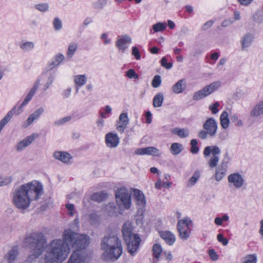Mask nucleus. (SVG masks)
Wrapping results in <instances>:
<instances>
[{
	"instance_id": "f257e3e1",
	"label": "nucleus",
	"mask_w": 263,
	"mask_h": 263,
	"mask_svg": "<svg viewBox=\"0 0 263 263\" xmlns=\"http://www.w3.org/2000/svg\"><path fill=\"white\" fill-rule=\"evenodd\" d=\"M43 194L41 183L29 182L15 189L13 202L17 208L24 210L29 207L32 201L37 200Z\"/></svg>"
},
{
	"instance_id": "f03ea898",
	"label": "nucleus",
	"mask_w": 263,
	"mask_h": 263,
	"mask_svg": "<svg viewBox=\"0 0 263 263\" xmlns=\"http://www.w3.org/2000/svg\"><path fill=\"white\" fill-rule=\"evenodd\" d=\"M24 244L33 251V254L29 256L24 263H41L38 257L47 246V239L44 234L41 232L31 233L24 238Z\"/></svg>"
},
{
	"instance_id": "7ed1b4c3",
	"label": "nucleus",
	"mask_w": 263,
	"mask_h": 263,
	"mask_svg": "<svg viewBox=\"0 0 263 263\" xmlns=\"http://www.w3.org/2000/svg\"><path fill=\"white\" fill-rule=\"evenodd\" d=\"M67 242L64 238V231L62 239L51 241L45 258L46 263H61L65 260L70 252Z\"/></svg>"
},
{
	"instance_id": "20e7f679",
	"label": "nucleus",
	"mask_w": 263,
	"mask_h": 263,
	"mask_svg": "<svg viewBox=\"0 0 263 263\" xmlns=\"http://www.w3.org/2000/svg\"><path fill=\"white\" fill-rule=\"evenodd\" d=\"M100 246L103 251L102 258L106 261H116L123 253L121 241L113 233L104 236L102 239Z\"/></svg>"
},
{
	"instance_id": "39448f33",
	"label": "nucleus",
	"mask_w": 263,
	"mask_h": 263,
	"mask_svg": "<svg viewBox=\"0 0 263 263\" xmlns=\"http://www.w3.org/2000/svg\"><path fill=\"white\" fill-rule=\"evenodd\" d=\"M64 238L68 241L69 247L74 249L76 251L85 249L90 243L88 236L76 233L71 229L64 231Z\"/></svg>"
},
{
	"instance_id": "423d86ee",
	"label": "nucleus",
	"mask_w": 263,
	"mask_h": 263,
	"mask_svg": "<svg viewBox=\"0 0 263 263\" xmlns=\"http://www.w3.org/2000/svg\"><path fill=\"white\" fill-rule=\"evenodd\" d=\"M122 231L128 253L132 256L135 255L141 241V238L138 234L133 233L132 226L129 222L124 224Z\"/></svg>"
},
{
	"instance_id": "0eeeda50",
	"label": "nucleus",
	"mask_w": 263,
	"mask_h": 263,
	"mask_svg": "<svg viewBox=\"0 0 263 263\" xmlns=\"http://www.w3.org/2000/svg\"><path fill=\"white\" fill-rule=\"evenodd\" d=\"M115 196L117 203L125 209H129L132 204L131 194L125 187L118 188L115 191Z\"/></svg>"
},
{
	"instance_id": "6e6552de",
	"label": "nucleus",
	"mask_w": 263,
	"mask_h": 263,
	"mask_svg": "<svg viewBox=\"0 0 263 263\" xmlns=\"http://www.w3.org/2000/svg\"><path fill=\"white\" fill-rule=\"evenodd\" d=\"M220 153V150L217 145L206 146L203 150V155L205 157L210 156L212 154V157L209 159L208 164L211 168H214L217 165L219 160L218 155Z\"/></svg>"
},
{
	"instance_id": "1a4fd4ad",
	"label": "nucleus",
	"mask_w": 263,
	"mask_h": 263,
	"mask_svg": "<svg viewBox=\"0 0 263 263\" xmlns=\"http://www.w3.org/2000/svg\"><path fill=\"white\" fill-rule=\"evenodd\" d=\"M133 197L136 201V204L141 206V208L138 210V213L140 216H143L144 212V208L145 206L146 203L144 194L140 190L135 189L134 190Z\"/></svg>"
},
{
	"instance_id": "9d476101",
	"label": "nucleus",
	"mask_w": 263,
	"mask_h": 263,
	"mask_svg": "<svg viewBox=\"0 0 263 263\" xmlns=\"http://www.w3.org/2000/svg\"><path fill=\"white\" fill-rule=\"evenodd\" d=\"M203 128L209 133V136L213 137L217 133V123L214 118H208L204 123Z\"/></svg>"
},
{
	"instance_id": "9b49d317",
	"label": "nucleus",
	"mask_w": 263,
	"mask_h": 263,
	"mask_svg": "<svg viewBox=\"0 0 263 263\" xmlns=\"http://www.w3.org/2000/svg\"><path fill=\"white\" fill-rule=\"evenodd\" d=\"M228 182L232 184L235 188H241L243 184L244 179L242 176L238 173H234L229 175Z\"/></svg>"
},
{
	"instance_id": "f8f14e48",
	"label": "nucleus",
	"mask_w": 263,
	"mask_h": 263,
	"mask_svg": "<svg viewBox=\"0 0 263 263\" xmlns=\"http://www.w3.org/2000/svg\"><path fill=\"white\" fill-rule=\"evenodd\" d=\"M86 256L84 253L74 251L70 255L67 263H85Z\"/></svg>"
},
{
	"instance_id": "ddd939ff",
	"label": "nucleus",
	"mask_w": 263,
	"mask_h": 263,
	"mask_svg": "<svg viewBox=\"0 0 263 263\" xmlns=\"http://www.w3.org/2000/svg\"><path fill=\"white\" fill-rule=\"evenodd\" d=\"M120 139L117 134L109 133L105 136V142L110 148L116 147L119 143Z\"/></svg>"
},
{
	"instance_id": "4468645a",
	"label": "nucleus",
	"mask_w": 263,
	"mask_h": 263,
	"mask_svg": "<svg viewBox=\"0 0 263 263\" xmlns=\"http://www.w3.org/2000/svg\"><path fill=\"white\" fill-rule=\"evenodd\" d=\"M129 119L126 114L122 113L119 116V121L117 124V129L118 132L123 133L128 125Z\"/></svg>"
},
{
	"instance_id": "2eb2a0df",
	"label": "nucleus",
	"mask_w": 263,
	"mask_h": 263,
	"mask_svg": "<svg viewBox=\"0 0 263 263\" xmlns=\"http://www.w3.org/2000/svg\"><path fill=\"white\" fill-rule=\"evenodd\" d=\"M37 136V134H33L19 142L16 146V150L17 151H22L24 148L31 144Z\"/></svg>"
},
{
	"instance_id": "dca6fc26",
	"label": "nucleus",
	"mask_w": 263,
	"mask_h": 263,
	"mask_svg": "<svg viewBox=\"0 0 263 263\" xmlns=\"http://www.w3.org/2000/svg\"><path fill=\"white\" fill-rule=\"evenodd\" d=\"M253 39L254 36L251 33H248L244 34L240 41L241 49L245 50L249 47L252 44Z\"/></svg>"
},
{
	"instance_id": "f3484780",
	"label": "nucleus",
	"mask_w": 263,
	"mask_h": 263,
	"mask_svg": "<svg viewBox=\"0 0 263 263\" xmlns=\"http://www.w3.org/2000/svg\"><path fill=\"white\" fill-rule=\"evenodd\" d=\"M132 42V39L127 35H125L119 38L116 43V46L119 50H124L127 48L126 44H130Z\"/></svg>"
},
{
	"instance_id": "a211bd4d",
	"label": "nucleus",
	"mask_w": 263,
	"mask_h": 263,
	"mask_svg": "<svg viewBox=\"0 0 263 263\" xmlns=\"http://www.w3.org/2000/svg\"><path fill=\"white\" fill-rule=\"evenodd\" d=\"M53 156L56 159L65 163H69L72 159L71 156L65 152H55L54 153Z\"/></svg>"
},
{
	"instance_id": "6ab92c4d",
	"label": "nucleus",
	"mask_w": 263,
	"mask_h": 263,
	"mask_svg": "<svg viewBox=\"0 0 263 263\" xmlns=\"http://www.w3.org/2000/svg\"><path fill=\"white\" fill-rule=\"evenodd\" d=\"M185 80L184 79H181L173 86L172 91L175 93H180L185 90Z\"/></svg>"
},
{
	"instance_id": "aec40b11",
	"label": "nucleus",
	"mask_w": 263,
	"mask_h": 263,
	"mask_svg": "<svg viewBox=\"0 0 263 263\" xmlns=\"http://www.w3.org/2000/svg\"><path fill=\"white\" fill-rule=\"evenodd\" d=\"M227 164L223 161L216 170L215 179L217 181L221 180L225 175Z\"/></svg>"
},
{
	"instance_id": "412c9836",
	"label": "nucleus",
	"mask_w": 263,
	"mask_h": 263,
	"mask_svg": "<svg viewBox=\"0 0 263 263\" xmlns=\"http://www.w3.org/2000/svg\"><path fill=\"white\" fill-rule=\"evenodd\" d=\"M261 115H263V100L257 104L250 111V116L252 117H257Z\"/></svg>"
},
{
	"instance_id": "4be33fe9",
	"label": "nucleus",
	"mask_w": 263,
	"mask_h": 263,
	"mask_svg": "<svg viewBox=\"0 0 263 263\" xmlns=\"http://www.w3.org/2000/svg\"><path fill=\"white\" fill-rule=\"evenodd\" d=\"M160 236L168 245H172L176 240L175 235L169 231L161 232Z\"/></svg>"
},
{
	"instance_id": "5701e85b",
	"label": "nucleus",
	"mask_w": 263,
	"mask_h": 263,
	"mask_svg": "<svg viewBox=\"0 0 263 263\" xmlns=\"http://www.w3.org/2000/svg\"><path fill=\"white\" fill-rule=\"evenodd\" d=\"M177 230L179 232V237L182 240H187L190 235L191 230L189 228L181 226H177Z\"/></svg>"
},
{
	"instance_id": "b1692460",
	"label": "nucleus",
	"mask_w": 263,
	"mask_h": 263,
	"mask_svg": "<svg viewBox=\"0 0 263 263\" xmlns=\"http://www.w3.org/2000/svg\"><path fill=\"white\" fill-rule=\"evenodd\" d=\"M16 107H13L11 110H10L6 115V116L0 121V132L4 128V127L9 122L13 117Z\"/></svg>"
},
{
	"instance_id": "393cba45",
	"label": "nucleus",
	"mask_w": 263,
	"mask_h": 263,
	"mask_svg": "<svg viewBox=\"0 0 263 263\" xmlns=\"http://www.w3.org/2000/svg\"><path fill=\"white\" fill-rule=\"evenodd\" d=\"M172 134L178 136L181 138H185L189 136L190 131L187 128H179L176 127L171 130Z\"/></svg>"
},
{
	"instance_id": "a878e982",
	"label": "nucleus",
	"mask_w": 263,
	"mask_h": 263,
	"mask_svg": "<svg viewBox=\"0 0 263 263\" xmlns=\"http://www.w3.org/2000/svg\"><path fill=\"white\" fill-rule=\"evenodd\" d=\"M18 254V250L16 247H13L6 256L9 263H13Z\"/></svg>"
},
{
	"instance_id": "bb28decb",
	"label": "nucleus",
	"mask_w": 263,
	"mask_h": 263,
	"mask_svg": "<svg viewBox=\"0 0 263 263\" xmlns=\"http://www.w3.org/2000/svg\"><path fill=\"white\" fill-rule=\"evenodd\" d=\"M108 194L105 192H97L93 193L91 196V199L98 202H101L106 200Z\"/></svg>"
},
{
	"instance_id": "cd10ccee",
	"label": "nucleus",
	"mask_w": 263,
	"mask_h": 263,
	"mask_svg": "<svg viewBox=\"0 0 263 263\" xmlns=\"http://www.w3.org/2000/svg\"><path fill=\"white\" fill-rule=\"evenodd\" d=\"M44 108L42 107H40L32 114H31L27 119V123L30 125L35 119L39 118L41 115L44 112Z\"/></svg>"
},
{
	"instance_id": "c85d7f7f",
	"label": "nucleus",
	"mask_w": 263,
	"mask_h": 263,
	"mask_svg": "<svg viewBox=\"0 0 263 263\" xmlns=\"http://www.w3.org/2000/svg\"><path fill=\"white\" fill-rule=\"evenodd\" d=\"M164 101V96L162 92L157 93L154 97L153 105L154 107H160L162 106Z\"/></svg>"
},
{
	"instance_id": "c756f323",
	"label": "nucleus",
	"mask_w": 263,
	"mask_h": 263,
	"mask_svg": "<svg viewBox=\"0 0 263 263\" xmlns=\"http://www.w3.org/2000/svg\"><path fill=\"white\" fill-rule=\"evenodd\" d=\"M220 124L223 129H227L229 125L230 120L228 117V114L226 111L222 112L220 117Z\"/></svg>"
},
{
	"instance_id": "7c9ffc66",
	"label": "nucleus",
	"mask_w": 263,
	"mask_h": 263,
	"mask_svg": "<svg viewBox=\"0 0 263 263\" xmlns=\"http://www.w3.org/2000/svg\"><path fill=\"white\" fill-rule=\"evenodd\" d=\"M200 172L199 171L197 170L193 174L192 177L188 181L186 186L187 187H191L194 186L197 182V180L200 177Z\"/></svg>"
},
{
	"instance_id": "2f4dec72",
	"label": "nucleus",
	"mask_w": 263,
	"mask_h": 263,
	"mask_svg": "<svg viewBox=\"0 0 263 263\" xmlns=\"http://www.w3.org/2000/svg\"><path fill=\"white\" fill-rule=\"evenodd\" d=\"M35 93V92L31 89L29 91L25 99L24 100L23 103L20 106L18 109V112L16 113L17 115L20 114L21 112V111H19V110H21L24 106L28 104V103L32 99Z\"/></svg>"
},
{
	"instance_id": "473e14b6",
	"label": "nucleus",
	"mask_w": 263,
	"mask_h": 263,
	"mask_svg": "<svg viewBox=\"0 0 263 263\" xmlns=\"http://www.w3.org/2000/svg\"><path fill=\"white\" fill-rule=\"evenodd\" d=\"M35 93V92L31 89L29 91L25 99L24 100L23 103L20 106L18 109V112L16 113L17 115L20 114L21 112V111H19V110H21L24 106L28 104V103L32 99Z\"/></svg>"
},
{
	"instance_id": "72a5a7b5",
	"label": "nucleus",
	"mask_w": 263,
	"mask_h": 263,
	"mask_svg": "<svg viewBox=\"0 0 263 263\" xmlns=\"http://www.w3.org/2000/svg\"><path fill=\"white\" fill-rule=\"evenodd\" d=\"M35 93V92L31 89L29 91L25 99L24 100L23 103L20 106L18 109V112L16 113L17 115L20 114L21 112V111H19V110H21L24 106L28 104V103L32 99Z\"/></svg>"
},
{
	"instance_id": "f704fd0d",
	"label": "nucleus",
	"mask_w": 263,
	"mask_h": 263,
	"mask_svg": "<svg viewBox=\"0 0 263 263\" xmlns=\"http://www.w3.org/2000/svg\"><path fill=\"white\" fill-rule=\"evenodd\" d=\"M183 149V146L182 144L179 143H174L171 145L170 147L171 152L173 155L179 154Z\"/></svg>"
},
{
	"instance_id": "c9c22d12",
	"label": "nucleus",
	"mask_w": 263,
	"mask_h": 263,
	"mask_svg": "<svg viewBox=\"0 0 263 263\" xmlns=\"http://www.w3.org/2000/svg\"><path fill=\"white\" fill-rule=\"evenodd\" d=\"M20 48L24 51H29L34 48V43L32 42H22L20 43Z\"/></svg>"
},
{
	"instance_id": "e433bc0d",
	"label": "nucleus",
	"mask_w": 263,
	"mask_h": 263,
	"mask_svg": "<svg viewBox=\"0 0 263 263\" xmlns=\"http://www.w3.org/2000/svg\"><path fill=\"white\" fill-rule=\"evenodd\" d=\"M107 0H97L92 4V7L96 10H102L107 5Z\"/></svg>"
},
{
	"instance_id": "4c0bfd02",
	"label": "nucleus",
	"mask_w": 263,
	"mask_h": 263,
	"mask_svg": "<svg viewBox=\"0 0 263 263\" xmlns=\"http://www.w3.org/2000/svg\"><path fill=\"white\" fill-rule=\"evenodd\" d=\"M74 80L77 85L82 86L86 83L87 78L85 74L77 75L74 77Z\"/></svg>"
},
{
	"instance_id": "58836bf2",
	"label": "nucleus",
	"mask_w": 263,
	"mask_h": 263,
	"mask_svg": "<svg viewBox=\"0 0 263 263\" xmlns=\"http://www.w3.org/2000/svg\"><path fill=\"white\" fill-rule=\"evenodd\" d=\"M146 155H152L153 156H160V151L155 147H147L145 148Z\"/></svg>"
},
{
	"instance_id": "ea45409f",
	"label": "nucleus",
	"mask_w": 263,
	"mask_h": 263,
	"mask_svg": "<svg viewBox=\"0 0 263 263\" xmlns=\"http://www.w3.org/2000/svg\"><path fill=\"white\" fill-rule=\"evenodd\" d=\"M77 48L78 45L76 43H70L68 46V51L67 52V57L68 58H71L77 50Z\"/></svg>"
},
{
	"instance_id": "a19ab883",
	"label": "nucleus",
	"mask_w": 263,
	"mask_h": 263,
	"mask_svg": "<svg viewBox=\"0 0 263 263\" xmlns=\"http://www.w3.org/2000/svg\"><path fill=\"white\" fill-rule=\"evenodd\" d=\"M162 252V249L161 246L158 243H155L153 247V252L154 257L158 259Z\"/></svg>"
},
{
	"instance_id": "79ce46f5",
	"label": "nucleus",
	"mask_w": 263,
	"mask_h": 263,
	"mask_svg": "<svg viewBox=\"0 0 263 263\" xmlns=\"http://www.w3.org/2000/svg\"><path fill=\"white\" fill-rule=\"evenodd\" d=\"M166 28V24L165 23H157L153 25V29L155 32L164 31Z\"/></svg>"
},
{
	"instance_id": "37998d69",
	"label": "nucleus",
	"mask_w": 263,
	"mask_h": 263,
	"mask_svg": "<svg viewBox=\"0 0 263 263\" xmlns=\"http://www.w3.org/2000/svg\"><path fill=\"white\" fill-rule=\"evenodd\" d=\"M106 210L110 215L113 216L116 214L117 208L113 203H109L106 205Z\"/></svg>"
},
{
	"instance_id": "c03bdc74",
	"label": "nucleus",
	"mask_w": 263,
	"mask_h": 263,
	"mask_svg": "<svg viewBox=\"0 0 263 263\" xmlns=\"http://www.w3.org/2000/svg\"><path fill=\"white\" fill-rule=\"evenodd\" d=\"M203 88L201 90H200L197 92H196L193 96V99L194 100H201L205 97H206V95L205 92L203 91Z\"/></svg>"
},
{
	"instance_id": "a18cd8bd",
	"label": "nucleus",
	"mask_w": 263,
	"mask_h": 263,
	"mask_svg": "<svg viewBox=\"0 0 263 263\" xmlns=\"http://www.w3.org/2000/svg\"><path fill=\"white\" fill-rule=\"evenodd\" d=\"M53 26L55 31H59L62 28V22L59 17H55L53 21Z\"/></svg>"
},
{
	"instance_id": "49530a36",
	"label": "nucleus",
	"mask_w": 263,
	"mask_h": 263,
	"mask_svg": "<svg viewBox=\"0 0 263 263\" xmlns=\"http://www.w3.org/2000/svg\"><path fill=\"white\" fill-rule=\"evenodd\" d=\"M161 84V79L159 75L155 76L152 82V85L154 88L159 87Z\"/></svg>"
},
{
	"instance_id": "de8ad7c7",
	"label": "nucleus",
	"mask_w": 263,
	"mask_h": 263,
	"mask_svg": "<svg viewBox=\"0 0 263 263\" xmlns=\"http://www.w3.org/2000/svg\"><path fill=\"white\" fill-rule=\"evenodd\" d=\"M191 222L192 221L189 218L185 217L183 219L178 221L177 223V226H179V227H180L181 226H187V228H189V225L191 223Z\"/></svg>"
},
{
	"instance_id": "09e8293b",
	"label": "nucleus",
	"mask_w": 263,
	"mask_h": 263,
	"mask_svg": "<svg viewBox=\"0 0 263 263\" xmlns=\"http://www.w3.org/2000/svg\"><path fill=\"white\" fill-rule=\"evenodd\" d=\"M35 7L39 11L44 12L48 10L49 5L48 3H41L36 5Z\"/></svg>"
},
{
	"instance_id": "8fccbe9b",
	"label": "nucleus",
	"mask_w": 263,
	"mask_h": 263,
	"mask_svg": "<svg viewBox=\"0 0 263 263\" xmlns=\"http://www.w3.org/2000/svg\"><path fill=\"white\" fill-rule=\"evenodd\" d=\"M198 141L196 139H192L191 141V152L193 154H197L199 152V148L197 146Z\"/></svg>"
},
{
	"instance_id": "3c124183",
	"label": "nucleus",
	"mask_w": 263,
	"mask_h": 263,
	"mask_svg": "<svg viewBox=\"0 0 263 263\" xmlns=\"http://www.w3.org/2000/svg\"><path fill=\"white\" fill-rule=\"evenodd\" d=\"M257 257L255 254L249 255L245 258L243 263H256Z\"/></svg>"
},
{
	"instance_id": "603ef678",
	"label": "nucleus",
	"mask_w": 263,
	"mask_h": 263,
	"mask_svg": "<svg viewBox=\"0 0 263 263\" xmlns=\"http://www.w3.org/2000/svg\"><path fill=\"white\" fill-rule=\"evenodd\" d=\"M71 118L70 116H67V117H64L63 118H62V119H59V120L55 121L54 122V124L55 126L62 125V124H64L65 123L70 121L71 120Z\"/></svg>"
},
{
	"instance_id": "864d4df0",
	"label": "nucleus",
	"mask_w": 263,
	"mask_h": 263,
	"mask_svg": "<svg viewBox=\"0 0 263 263\" xmlns=\"http://www.w3.org/2000/svg\"><path fill=\"white\" fill-rule=\"evenodd\" d=\"M126 76L129 79H137L139 78L138 74L133 69H130L126 71Z\"/></svg>"
},
{
	"instance_id": "5fc2aeb1",
	"label": "nucleus",
	"mask_w": 263,
	"mask_h": 263,
	"mask_svg": "<svg viewBox=\"0 0 263 263\" xmlns=\"http://www.w3.org/2000/svg\"><path fill=\"white\" fill-rule=\"evenodd\" d=\"M161 65L167 69H171L173 66L172 63H167V59L165 57H163L161 60Z\"/></svg>"
},
{
	"instance_id": "6e6d98bb",
	"label": "nucleus",
	"mask_w": 263,
	"mask_h": 263,
	"mask_svg": "<svg viewBox=\"0 0 263 263\" xmlns=\"http://www.w3.org/2000/svg\"><path fill=\"white\" fill-rule=\"evenodd\" d=\"M209 255L210 259L213 261H216L218 259V255L215 251L212 249L209 251Z\"/></svg>"
},
{
	"instance_id": "4d7b16f0",
	"label": "nucleus",
	"mask_w": 263,
	"mask_h": 263,
	"mask_svg": "<svg viewBox=\"0 0 263 263\" xmlns=\"http://www.w3.org/2000/svg\"><path fill=\"white\" fill-rule=\"evenodd\" d=\"M219 105V103L218 102H216L214 104L210 105L209 106V109L213 114H216L218 112V107Z\"/></svg>"
},
{
	"instance_id": "13d9d810",
	"label": "nucleus",
	"mask_w": 263,
	"mask_h": 263,
	"mask_svg": "<svg viewBox=\"0 0 263 263\" xmlns=\"http://www.w3.org/2000/svg\"><path fill=\"white\" fill-rule=\"evenodd\" d=\"M54 79V74H50L47 79V82L45 84V86H44V90H47L49 87V86L52 84Z\"/></svg>"
},
{
	"instance_id": "bf43d9fd",
	"label": "nucleus",
	"mask_w": 263,
	"mask_h": 263,
	"mask_svg": "<svg viewBox=\"0 0 263 263\" xmlns=\"http://www.w3.org/2000/svg\"><path fill=\"white\" fill-rule=\"evenodd\" d=\"M12 181L11 177H6L4 178H1L0 179V187L6 185L10 183Z\"/></svg>"
},
{
	"instance_id": "052dcab7",
	"label": "nucleus",
	"mask_w": 263,
	"mask_h": 263,
	"mask_svg": "<svg viewBox=\"0 0 263 263\" xmlns=\"http://www.w3.org/2000/svg\"><path fill=\"white\" fill-rule=\"evenodd\" d=\"M132 55H133L136 59L140 60L141 58L140 53L138 49V48L136 46H134L132 48Z\"/></svg>"
},
{
	"instance_id": "680f3d73",
	"label": "nucleus",
	"mask_w": 263,
	"mask_h": 263,
	"mask_svg": "<svg viewBox=\"0 0 263 263\" xmlns=\"http://www.w3.org/2000/svg\"><path fill=\"white\" fill-rule=\"evenodd\" d=\"M209 133L205 129L200 130L198 134V137L202 140L206 139Z\"/></svg>"
},
{
	"instance_id": "e2e57ef3",
	"label": "nucleus",
	"mask_w": 263,
	"mask_h": 263,
	"mask_svg": "<svg viewBox=\"0 0 263 263\" xmlns=\"http://www.w3.org/2000/svg\"><path fill=\"white\" fill-rule=\"evenodd\" d=\"M217 238L218 241L221 242L224 246L227 245L229 242L228 240L226 238H224L223 235L221 234H218Z\"/></svg>"
},
{
	"instance_id": "0e129e2a",
	"label": "nucleus",
	"mask_w": 263,
	"mask_h": 263,
	"mask_svg": "<svg viewBox=\"0 0 263 263\" xmlns=\"http://www.w3.org/2000/svg\"><path fill=\"white\" fill-rule=\"evenodd\" d=\"M64 59V56L61 53L56 55L54 58V60L55 61L56 64L59 65Z\"/></svg>"
},
{
	"instance_id": "69168bd1",
	"label": "nucleus",
	"mask_w": 263,
	"mask_h": 263,
	"mask_svg": "<svg viewBox=\"0 0 263 263\" xmlns=\"http://www.w3.org/2000/svg\"><path fill=\"white\" fill-rule=\"evenodd\" d=\"M221 83L219 81L214 82L210 84L212 90L214 91L217 90L220 86Z\"/></svg>"
},
{
	"instance_id": "338daca9",
	"label": "nucleus",
	"mask_w": 263,
	"mask_h": 263,
	"mask_svg": "<svg viewBox=\"0 0 263 263\" xmlns=\"http://www.w3.org/2000/svg\"><path fill=\"white\" fill-rule=\"evenodd\" d=\"M213 21L212 20L206 22L202 26V30H206L210 27H212V26L213 25Z\"/></svg>"
},
{
	"instance_id": "774afa93",
	"label": "nucleus",
	"mask_w": 263,
	"mask_h": 263,
	"mask_svg": "<svg viewBox=\"0 0 263 263\" xmlns=\"http://www.w3.org/2000/svg\"><path fill=\"white\" fill-rule=\"evenodd\" d=\"M203 88V91L205 92L207 96L208 95L211 94L213 92H214V91L212 90V89L211 87L210 86V85L205 86Z\"/></svg>"
}]
</instances>
